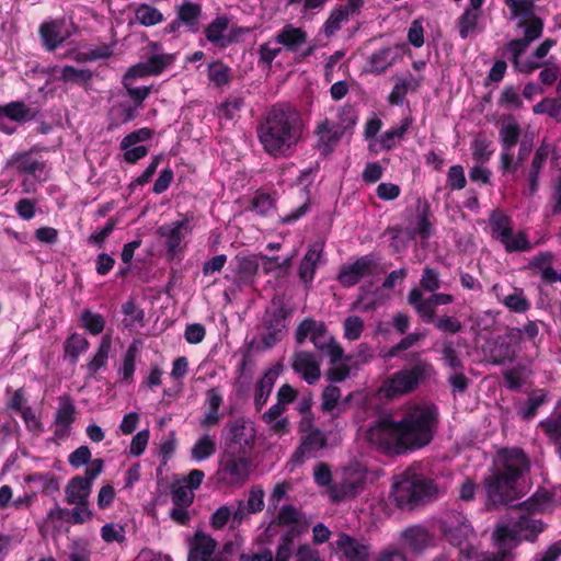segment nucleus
Wrapping results in <instances>:
<instances>
[{
  "label": "nucleus",
  "instance_id": "obj_1",
  "mask_svg": "<svg viewBox=\"0 0 561 561\" xmlns=\"http://www.w3.org/2000/svg\"><path fill=\"white\" fill-rule=\"evenodd\" d=\"M437 424L438 411L434 404H413L400 421L390 416L379 417L368 428L367 438L389 454L402 455L427 446L434 438Z\"/></svg>",
  "mask_w": 561,
  "mask_h": 561
},
{
  "label": "nucleus",
  "instance_id": "obj_2",
  "mask_svg": "<svg viewBox=\"0 0 561 561\" xmlns=\"http://www.w3.org/2000/svg\"><path fill=\"white\" fill-rule=\"evenodd\" d=\"M306 124L301 113L288 103H275L256 124V136L271 157L288 158L305 138Z\"/></svg>",
  "mask_w": 561,
  "mask_h": 561
},
{
  "label": "nucleus",
  "instance_id": "obj_3",
  "mask_svg": "<svg viewBox=\"0 0 561 561\" xmlns=\"http://www.w3.org/2000/svg\"><path fill=\"white\" fill-rule=\"evenodd\" d=\"M529 470V459L520 448H503L497 454V467L484 479L483 488L489 508L508 505L518 497L517 483Z\"/></svg>",
  "mask_w": 561,
  "mask_h": 561
},
{
  "label": "nucleus",
  "instance_id": "obj_4",
  "mask_svg": "<svg viewBox=\"0 0 561 561\" xmlns=\"http://www.w3.org/2000/svg\"><path fill=\"white\" fill-rule=\"evenodd\" d=\"M435 492L433 480L407 472L400 481L392 485L390 496L400 510L412 511L427 502Z\"/></svg>",
  "mask_w": 561,
  "mask_h": 561
},
{
  "label": "nucleus",
  "instance_id": "obj_5",
  "mask_svg": "<svg viewBox=\"0 0 561 561\" xmlns=\"http://www.w3.org/2000/svg\"><path fill=\"white\" fill-rule=\"evenodd\" d=\"M308 336L317 350L330 357L331 364L342 362L344 350L336 342L335 337L329 333L324 322L317 321L310 317L305 318L297 325L295 340L298 344H302Z\"/></svg>",
  "mask_w": 561,
  "mask_h": 561
},
{
  "label": "nucleus",
  "instance_id": "obj_6",
  "mask_svg": "<svg viewBox=\"0 0 561 561\" xmlns=\"http://www.w3.org/2000/svg\"><path fill=\"white\" fill-rule=\"evenodd\" d=\"M252 471V456L222 449L216 471L217 482L227 488L243 486Z\"/></svg>",
  "mask_w": 561,
  "mask_h": 561
},
{
  "label": "nucleus",
  "instance_id": "obj_7",
  "mask_svg": "<svg viewBox=\"0 0 561 561\" xmlns=\"http://www.w3.org/2000/svg\"><path fill=\"white\" fill-rule=\"evenodd\" d=\"M438 529L448 543L470 556L469 537L473 535V528L465 514L455 510L446 512L438 520Z\"/></svg>",
  "mask_w": 561,
  "mask_h": 561
},
{
  "label": "nucleus",
  "instance_id": "obj_8",
  "mask_svg": "<svg viewBox=\"0 0 561 561\" xmlns=\"http://www.w3.org/2000/svg\"><path fill=\"white\" fill-rule=\"evenodd\" d=\"M430 367L427 363H417L411 368L392 374L382 382L380 392L385 398L392 400L414 391L426 377Z\"/></svg>",
  "mask_w": 561,
  "mask_h": 561
},
{
  "label": "nucleus",
  "instance_id": "obj_9",
  "mask_svg": "<svg viewBox=\"0 0 561 561\" xmlns=\"http://www.w3.org/2000/svg\"><path fill=\"white\" fill-rule=\"evenodd\" d=\"M104 460L95 458L91 468H87L82 476L70 478L65 486V501L68 505L89 503L93 482L103 472Z\"/></svg>",
  "mask_w": 561,
  "mask_h": 561
},
{
  "label": "nucleus",
  "instance_id": "obj_10",
  "mask_svg": "<svg viewBox=\"0 0 561 561\" xmlns=\"http://www.w3.org/2000/svg\"><path fill=\"white\" fill-rule=\"evenodd\" d=\"M224 448L229 451L252 455L255 444V430L243 417L227 423L224 428Z\"/></svg>",
  "mask_w": 561,
  "mask_h": 561
},
{
  "label": "nucleus",
  "instance_id": "obj_11",
  "mask_svg": "<svg viewBox=\"0 0 561 561\" xmlns=\"http://www.w3.org/2000/svg\"><path fill=\"white\" fill-rule=\"evenodd\" d=\"M379 259L376 254L363 255L351 264L342 265L336 280L344 288L353 287L363 278L377 275L379 273Z\"/></svg>",
  "mask_w": 561,
  "mask_h": 561
},
{
  "label": "nucleus",
  "instance_id": "obj_12",
  "mask_svg": "<svg viewBox=\"0 0 561 561\" xmlns=\"http://www.w3.org/2000/svg\"><path fill=\"white\" fill-rule=\"evenodd\" d=\"M289 311L279 306L272 311L266 310L263 318L265 332L261 336V342L265 348H272L279 343L287 332V318Z\"/></svg>",
  "mask_w": 561,
  "mask_h": 561
},
{
  "label": "nucleus",
  "instance_id": "obj_13",
  "mask_svg": "<svg viewBox=\"0 0 561 561\" xmlns=\"http://www.w3.org/2000/svg\"><path fill=\"white\" fill-rule=\"evenodd\" d=\"M332 546L341 561L369 560V546L345 533H340Z\"/></svg>",
  "mask_w": 561,
  "mask_h": 561
},
{
  "label": "nucleus",
  "instance_id": "obj_14",
  "mask_svg": "<svg viewBox=\"0 0 561 561\" xmlns=\"http://www.w3.org/2000/svg\"><path fill=\"white\" fill-rule=\"evenodd\" d=\"M313 134L317 137L316 148L323 157L330 156L344 136L328 117L317 122Z\"/></svg>",
  "mask_w": 561,
  "mask_h": 561
},
{
  "label": "nucleus",
  "instance_id": "obj_15",
  "mask_svg": "<svg viewBox=\"0 0 561 561\" xmlns=\"http://www.w3.org/2000/svg\"><path fill=\"white\" fill-rule=\"evenodd\" d=\"M318 169H319V167L317 165L316 168L305 169L299 173V175L297 178V183L299 185L304 186V192L306 194V201L299 207L291 210L289 214L283 216L280 218L282 224L293 225L296 221H298L299 219H301L302 217H305L307 215V213L309 211L310 205H311L310 186L312 185V183L314 181Z\"/></svg>",
  "mask_w": 561,
  "mask_h": 561
},
{
  "label": "nucleus",
  "instance_id": "obj_16",
  "mask_svg": "<svg viewBox=\"0 0 561 561\" xmlns=\"http://www.w3.org/2000/svg\"><path fill=\"white\" fill-rule=\"evenodd\" d=\"M402 543L412 552L419 553L436 545L435 536L422 525L407 527L401 534Z\"/></svg>",
  "mask_w": 561,
  "mask_h": 561
},
{
  "label": "nucleus",
  "instance_id": "obj_17",
  "mask_svg": "<svg viewBox=\"0 0 561 561\" xmlns=\"http://www.w3.org/2000/svg\"><path fill=\"white\" fill-rule=\"evenodd\" d=\"M323 250L324 242L314 241L309 245L305 256L300 261L298 276L306 286L311 285L314 279L318 262L321 259Z\"/></svg>",
  "mask_w": 561,
  "mask_h": 561
},
{
  "label": "nucleus",
  "instance_id": "obj_18",
  "mask_svg": "<svg viewBox=\"0 0 561 561\" xmlns=\"http://www.w3.org/2000/svg\"><path fill=\"white\" fill-rule=\"evenodd\" d=\"M513 333L497 336L490 350V360L494 365L513 363L517 357V345Z\"/></svg>",
  "mask_w": 561,
  "mask_h": 561
},
{
  "label": "nucleus",
  "instance_id": "obj_19",
  "mask_svg": "<svg viewBox=\"0 0 561 561\" xmlns=\"http://www.w3.org/2000/svg\"><path fill=\"white\" fill-rule=\"evenodd\" d=\"M291 367L309 385H314L321 377L320 364L314 359L312 353H296Z\"/></svg>",
  "mask_w": 561,
  "mask_h": 561
},
{
  "label": "nucleus",
  "instance_id": "obj_20",
  "mask_svg": "<svg viewBox=\"0 0 561 561\" xmlns=\"http://www.w3.org/2000/svg\"><path fill=\"white\" fill-rule=\"evenodd\" d=\"M64 24L65 20H50L39 25L38 34L42 46L47 51H55L67 39L68 35L61 33Z\"/></svg>",
  "mask_w": 561,
  "mask_h": 561
},
{
  "label": "nucleus",
  "instance_id": "obj_21",
  "mask_svg": "<svg viewBox=\"0 0 561 561\" xmlns=\"http://www.w3.org/2000/svg\"><path fill=\"white\" fill-rule=\"evenodd\" d=\"M535 513H524L514 520L520 540L535 542L538 536L545 531L547 525L541 520L535 518Z\"/></svg>",
  "mask_w": 561,
  "mask_h": 561
},
{
  "label": "nucleus",
  "instance_id": "obj_22",
  "mask_svg": "<svg viewBox=\"0 0 561 561\" xmlns=\"http://www.w3.org/2000/svg\"><path fill=\"white\" fill-rule=\"evenodd\" d=\"M190 226V219L187 217H184L182 220H178L172 222L171 225L167 226L163 225L159 227L158 233L161 237L165 238V249L168 253L174 254L176 250L180 248L181 242L184 238L182 231L188 232L191 229Z\"/></svg>",
  "mask_w": 561,
  "mask_h": 561
},
{
  "label": "nucleus",
  "instance_id": "obj_23",
  "mask_svg": "<svg viewBox=\"0 0 561 561\" xmlns=\"http://www.w3.org/2000/svg\"><path fill=\"white\" fill-rule=\"evenodd\" d=\"M217 548V542L209 535L197 531L190 542L187 561H208Z\"/></svg>",
  "mask_w": 561,
  "mask_h": 561
},
{
  "label": "nucleus",
  "instance_id": "obj_24",
  "mask_svg": "<svg viewBox=\"0 0 561 561\" xmlns=\"http://www.w3.org/2000/svg\"><path fill=\"white\" fill-rule=\"evenodd\" d=\"M538 427L554 448L556 456L561 460V412L553 411L549 416L541 420Z\"/></svg>",
  "mask_w": 561,
  "mask_h": 561
},
{
  "label": "nucleus",
  "instance_id": "obj_25",
  "mask_svg": "<svg viewBox=\"0 0 561 561\" xmlns=\"http://www.w3.org/2000/svg\"><path fill=\"white\" fill-rule=\"evenodd\" d=\"M59 401L60 405L55 414V436L65 437L75 422L76 407L67 396L59 398Z\"/></svg>",
  "mask_w": 561,
  "mask_h": 561
},
{
  "label": "nucleus",
  "instance_id": "obj_26",
  "mask_svg": "<svg viewBox=\"0 0 561 561\" xmlns=\"http://www.w3.org/2000/svg\"><path fill=\"white\" fill-rule=\"evenodd\" d=\"M408 304L413 307L415 312L421 318L422 322L424 323H433L436 318V310L435 306L431 299L424 298L422 290L414 287L412 288L408 294Z\"/></svg>",
  "mask_w": 561,
  "mask_h": 561
},
{
  "label": "nucleus",
  "instance_id": "obj_27",
  "mask_svg": "<svg viewBox=\"0 0 561 561\" xmlns=\"http://www.w3.org/2000/svg\"><path fill=\"white\" fill-rule=\"evenodd\" d=\"M176 16L183 24L186 32L197 33L199 31V19L202 16V5L196 2L184 0L176 8Z\"/></svg>",
  "mask_w": 561,
  "mask_h": 561
},
{
  "label": "nucleus",
  "instance_id": "obj_28",
  "mask_svg": "<svg viewBox=\"0 0 561 561\" xmlns=\"http://www.w3.org/2000/svg\"><path fill=\"white\" fill-rule=\"evenodd\" d=\"M278 375L279 369L273 367L267 369L263 377L257 380L254 394V407L257 412L266 404Z\"/></svg>",
  "mask_w": 561,
  "mask_h": 561
},
{
  "label": "nucleus",
  "instance_id": "obj_29",
  "mask_svg": "<svg viewBox=\"0 0 561 561\" xmlns=\"http://www.w3.org/2000/svg\"><path fill=\"white\" fill-rule=\"evenodd\" d=\"M530 151L531 144H528L526 140L520 142L516 159H514V156L511 151H502L500 154V169L502 174L505 175L517 172V170L527 159Z\"/></svg>",
  "mask_w": 561,
  "mask_h": 561
},
{
  "label": "nucleus",
  "instance_id": "obj_30",
  "mask_svg": "<svg viewBox=\"0 0 561 561\" xmlns=\"http://www.w3.org/2000/svg\"><path fill=\"white\" fill-rule=\"evenodd\" d=\"M278 44H282L289 51H297V49L307 42V33L291 24L285 25L275 36Z\"/></svg>",
  "mask_w": 561,
  "mask_h": 561
},
{
  "label": "nucleus",
  "instance_id": "obj_31",
  "mask_svg": "<svg viewBox=\"0 0 561 561\" xmlns=\"http://www.w3.org/2000/svg\"><path fill=\"white\" fill-rule=\"evenodd\" d=\"M8 167H14L19 173L35 175L37 171H43L45 164L43 161L34 159L31 151L14 153L8 161Z\"/></svg>",
  "mask_w": 561,
  "mask_h": 561
},
{
  "label": "nucleus",
  "instance_id": "obj_32",
  "mask_svg": "<svg viewBox=\"0 0 561 561\" xmlns=\"http://www.w3.org/2000/svg\"><path fill=\"white\" fill-rule=\"evenodd\" d=\"M522 135L519 124L516 122L514 116H508L507 121L504 122L499 130V138L502 147V151H511L518 142Z\"/></svg>",
  "mask_w": 561,
  "mask_h": 561
},
{
  "label": "nucleus",
  "instance_id": "obj_33",
  "mask_svg": "<svg viewBox=\"0 0 561 561\" xmlns=\"http://www.w3.org/2000/svg\"><path fill=\"white\" fill-rule=\"evenodd\" d=\"M229 28V18L227 15H217L205 28L206 39L215 46L222 48L226 41V32Z\"/></svg>",
  "mask_w": 561,
  "mask_h": 561
},
{
  "label": "nucleus",
  "instance_id": "obj_34",
  "mask_svg": "<svg viewBox=\"0 0 561 561\" xmlns=\"http://www.w3.org/2000/svg\"><path fill=\"white\" fill-rule=\"evenodd\" d=\"M327 437L320 430L311 431L302 440L300 446L296 449L293 455V460L298 462L301 461L306 453L322 449L327 446Z\"/></svg>",
  "mask_w": 561,
  "mask_h": 561
},
{
  "label": "nucleus",
  "instance_id": "obj_35",
  "mask_svg": "<svg viewBox=\"0 0 561 561\" xmlns=\"http://www.w3.org/2000/svg\"><path fill=\"white\" fill-rule=\"evenodd\" d=\"M37 111L28 107L23 101H12L2 105V117L16 122L25 123L36 117Z\"/></svg>",
  "mask_w": 561,
  "mask_h": 561
},
{
  "label": "nucleus",
  "instance_id": "obj_36",
  "mask_svg": "<svg viewBox=\"0 0 561 561\" xmlns=\"http://www.w3.org/2000/svg\"><path fill=\"white\" fill-rule=\"evenodd\" d=\"M299 513L293 505H284L275 519H273L265 529V534L273 537L277 534L276 526L291 527V525H299Z\"/></svg>",
  "mask_w": 561,
  "mask_h": 561
},
{
  "label": "nucleus",
  "instance_id": "obj_37",
  "mask_svg": "<svg viewBox=\"0 0 561 561\" xmlns=\"http://www.w3.org/2000/svg\"><path fill=\"white\" fill-rule=\"evenodd\" d=\"M207 78L217 88L227 87L232 80V70L222 60H213L207 66Z\"/></svg>",
  "mask_w": 561,
  "mask_h": 561
},
{
  "label": "nucleus",
  "instance_id": "obj_38",
  "mask_svg": "<svg viewBox=\"0 0 561 561\" xmlns=\"http://www.w3.org/2000/svg\"><path fill=\"white\" fill-rule=\"evenodd\" d=\"M245 105V98L240 92H233L217 106V115L221 118L232 121L239 116V113Z\"/></svg>",
  "mask_w": 561,
  "mask_h": 561
},
{
  "label": "nucleus",
  "instance_id": "obj_39",
  "mask_svg": "<svg viewBox=\"0 0 561 561\" xmlns=\"http://www.w3.org/2000/svg\"><path fill=\"white\" fill-rule=\"evenodd\" d=\"M89 341L78 333L70 334L64 343V358L76 365L79 356L89 348Z\"/></svg>",
  "mask_w": 561,
  "mask_h": 561
},
{
  "label": "nucleus",
  "instance_id": "obj_40",
  "mask_svg": "<svg viewBox=\"0 0 561 561\" xmlns=\"http://www.w3.org/2000/svg\"><path fill=\"white\" fill-rule=\"evenodd\" d=\"M552 494L547 490L535 492L529 499L519 503L517 508L527 513H545L551 506Z\"/></svg>",
  "mask_w": 561,
  "mask_h": 561
},
{
  "label": "nucleus",
  "instance_id": "obj_41",
  "mask_svg": "<svg viewBox=\"0 0 561 561\" xmlns=\"http://www.w3.org/2000/svg\"><path fill=\"white\" fill-rule=\"evenodd\" d=\"M137 112L136 107H133L128 102L115 103L108 112L110 128L135 121L138 115Z\"/></svg>",
  "mask_w": 561,
  "mask_h": 561
},
{
  "label": "nucleus",
  "instance_id": "obj_42",
  "mask_svg": "<svg viewBox=\"0 0 561 561\" xmlns=\"http://www.w3.org/2000/svg\"><path fill=\"white\" fill-rule=\"evenodd\" d=\"M494 536L499 550L507 549V556H510L511 550L516 548L522 541L514 522H512L511 525L497 527L494 531Z\"/></svg>",
  "mask_w": 561,
  "mask_h": 561
},
{
  "label": "nucleus",
  "instance_id": "obj_43",
  "mask_svg": "<svg viewBox=\"0 0 561 561\" xmlns=\"http://www.w3.org/2000/svg\"><path fill=\"white\" fill-rule=\"evenodd\" d=\"M489 222L493 234H496L501 243L505 242L510 234H512L513 222L510 216L495 210L491 214Z\"/></svg>",
  "mask_w": 561,
  "mask_h": 561
},
{
  "label": "nucleus",
  "instance_id": "obj_44",
  "mask_svg": "<svg viewBox=\"0 0 561 561\" xmlns=\"http://www.w3.org/2000/svg\"><path fill=\"white\" fill-rule=\"evenodd\" d=\"M517 27L524 30L523 37L519 39L530 46L531 43L542 36L545 23L540 16H534L528 20H519Z\"/></svg>",
  "mask_w": 561,
  "mask_h": 561
},
{
  "label": "nucleus",
  "instance_id": "obj_45",
  "mask_svg": "<svg viewBox=\"0 0 561 561\" xmlns=\"http://www.w3.org/2000/svg\"><path fill=\"white\" fill-rule=\"evenodd\" d=\"M391 55L392 49L390 47H383L373 53L368 58V71L377 75L385 72L394 61V57H391Z\"/></svg>",
  "mask_w": 561,
  "mask_h": 561
},
{
  "label": "nucleus",
  "instance_id": "obj_46",
  "mask_svg": "<svg viewBox=\"0 0 561 561\" xmlns=\"http://www.w3.org/2000/svg\"><path fill=\"white\" fill-rule=\"evenodd\" d=\"M27 483H36L41 488L42 493L50 495L59 491V481L51 472H34L25 477Z\"/></svg>",
  "mask_w": 561,
  "mask_h": 561
},
{
  "label": "nucleus",
  "instance_id": "obj_47",
  "mask_svg": "<svg viewBox=\"0 0 561 561\" xmlns=\"http://www.w3.org/2000/svg\"><path fill=\"white\" fill-rule=\"evenodd\" d=\"M232 264L234 265V271L241 280H249L259 271V262L252 255H237L233 259Z\"/></svg>",
  "mask_w": 561,
  "mask_h": 561
},
{
  "label": "nucleus",
  "instance_id": "obj_48",
  "mask_svg": "<svg viewBox=\"0 0 561 561\" xmlns=\"http://www.w3.org/2000/svg\"><path fill=\"white\" fill-rule=\"evenodd\" d=\"M92 77L93 73L89 69H77L73 66L67 65L60 69L58 80L64 83H75L82 87L89 83Z\"/></svg>",
  "mask_w": 561,
  "mask_h": 561
},
{
  "label": "nucleus",
  "instance_id": "obj_49",
  "mask_svg": "<svg viewBox=\"0 0 561 561\" xmlns=\"http://www.w3.org/2000/svg\"><path fill=\"white\" fill-rule=\"evenodd\" d=\"M112 341L108 335L102 337L101 343L98 347L96 353L92 359L87 364L90 376H93L99 369L104 367L108 359Z\"/></svg>",
  "mask_w": 561,
  "mask_h": 561
},
{
  "label": "nucleus",
  "instance_id": "obj_50",
  "mask_svg": "<svg viewBox=\"0 0 561 561\" xmlns=\"http://www.w3.org/2000/svg\"><path fill=\"white\" fill-rule=\"evenodd\" d=\"M412 125V118L405 117L401 121L400 126L391 127L386 130L379 139L380 146L385 150H390L396 146V139L402 138Z\"/></svg>",
  "mask_w": 561,
  "mask_h": 561
},
{
  "label": "nucleus",
  "instance_id": "obj_51",
  "mask_svg": "<svg viewBox=\"0 0 561 561\" xmlns=\"http://www.w3.org/2000/svg\"><path fill=\"white\" fill-rule=\"evenodd\" d=\"M216 442L209 435L199 437L191 449V457L196 461H203L216 454Z\"/></svg>",
  "mask_w": 561,
  "mask_h": 561
},
{
  "label": "nucleus",
  "instance_id": "obj_52",
  "mask_svg": "<svg viewBox=\"0 0 561 561\" xmlns=\"http://www.w3.org/2000/svg\"><path fill=\"white\" fill-rule=\"evenodd\" d=\"M503 305L512 312L515 313H525L527 312L531 304L528 298L525 296V293L522 288L515 287L513 293L507 295L503 299Z\"/></svg>",
  "mask_w": 561,
  "mask_h": 561
},
{
  "label": "nucleus",
  "instance_id": "obj_53",
  "mask_svg": "<svg viewBox=\"0 0 561 561\" xmlns=\"http://www.w3.org/2000/svg\"><path fill=\"white\" fill-rule=\"evenodd\" d=\"M136 20L144 26H153L163 21V14L154 7L141 3L135 10Z\"/></svg>",
  "mask_w": 561,
  "mask_h": 561
},
{
  "label": "nucleus",
  "instance_id": "obj_54",
  "mask_svg": "<svg viewBox=\"0 0 561 561\" xmlns=\"http://www.w3.org/2000/svg\"><path fill=\"white\" fill-rule=\"evenodd\" d=\"M357 123V113L352 105H344L339 108L337 121L334 122L335 128L343 135L352 133Z\"/></svg>",
  "mask_w": 561,
  "mask_h": 561
},
{
  "label": "nucleus",
  "instance_id": "obj_55",
  "mask_svg": "<svg viewBox=\"0 0 561 561\" xmlns=\"http://www.w3.org/2000/svg\"><path fill=\"white\" fill-rule=\"evenodd\" d=\"M479 18L480 12L474 11L472 9H465L462 14L457 20V28L459 32V36L462 39L468 38L469 35L474 32L478 25Z\"/></svg>",
  "mask_w": 561,
  "mask_h": 561
},
{
  "label": "nucleus",
  "instance_id": "obj_56",
  "mask_svg": "<svg viewBox=\"0 0 561 561\" xmlns=\"http://www.w3.org/2000/svg\"><path fill=\"white\" fill-rule=\"evenodd\" d=\"M511 11V19L522 16V20L533 19L535 14V0H505Z\"/></svg>",
  "mask_w": 561,
  "mask_h": 561
},
{
  "label": "nucleus",
  "instance_id": "obj_57",
  "mask_svg": "<svg viewBox=\"0 0 561 561\" xmlns=\"http://www.w3.org/2000/svg\"><path fill=\"white\" fill-rule=\"evenodd\" d=\"M431 207L425 202L417 209V224L415 227V233H417L423 240H427L434 232L433 222L430 219Z\"/></svg>",
  "mask_w": 561,
  "mask_h": 561
},
{
  "label": "nucleus",
  "instance_id": "obj_58",
  "mask_svg": "<svg viewBox=\"0 0 561 561\" xmlns=\"http://www.w3.org/2000/svg\"><path fill=\"white\" fill-rule=\"evenodd\" d=\"M80 325L90 334L98 335L102 333L105 328V319L102 314L85 309L81 313Z\"/></svg>",
  "mask_w": 561,
  "mask_h": 561
},
{
  "label": "nucleus",
  "instance_id": "obj_59",
  "mask_svg": "<svg viewBox=\"0 0 561 561\" xmlns=\"http://www.w3.org/2000/svg\"><path fill=\"white\" fill-rule=\"evenodd\" d=\"M502 244L508 253L526 252L533 249L528 236L524 231H518L516 234L512 231V234Z\"/></svg>",
  "mask_w": 561,
  "mask_h": 561
},
{
  "label": "nucleus",
  "instance_id": "obj_60",
  "mask_svg": "<svg viewBox=\"0 0 561 561\" xmlns=\"http://www.w3.org/2000/svg\"><path fill=\"white\" fill-rule=\"evenodd\" d=\"M174 60L175 56L173 54H158L151 55L146 60V64L151 76H159L170 67Z\"/></svg>",
  "mask_w": 561,
  "mask_h": 561
},
{
  "label": "nucleus",
  "instance_id": "obj_61",
  "mask_svg": "<svg viewBox=\"0 0 561 561\" xmlns=\"http://www.w3.org/2000/svg\"><path fill=\"white\" fill-rule=\"evenodd\" d=\"M154 130L149 127H141L127 134L119 142V149L137 146L152 138Z\"/></svg>",
  "mask_w": 561,
  "mask_h": 561
},
{
  "label": "nucleus",
  "instance_id": "obj_62",
  "mask_svg": "<svg viewBox=\"0 0 561 561\" xmlns=\"http://www.w3.org/2000/svg\"><path fill=\"white\" fill-rule=\"evenodd\" d=\"M94 459H92L91 450L87 445L79 446L68 456V463L75 469H79L84 465H88L87 468H91Z\"/></svg>",
  "mask_w": 561,
  "mask_h": 561
},
{
  "label": "nucleus",
  "instance_id": "obj_63",
  "mask_svg": "<svg viewBox=\"0 0 561 561\" xmlns=\"http://www.w3.org/2000/svg\"><path fill=\"white\" fill-rule=\"evenodd\" d=\"M440 277L438 271L426 265L421 275L420 288L428 293H434L440 288Z\"/></svg>",
  "mask_w": 561,
  "mask_h": 561
},
{
  "label": "nucleus",
  "instance_id": "obj_64",
  "mask_svg": "<svg viewBox=\"0 0 561 561\" xmlns=\"http://www.w3.org/2000/svg\"><path fill=\"white\" fill-rule=\"evenodd\" d=\"M348 19L347 13L342 11L340 7L334 8L323 25L324 34L328 37L332 36L341 28L342 23L347 22Z\"/></svg>",
  "mask_w": 561,
  "mask_h": 561
}]
</instances>
